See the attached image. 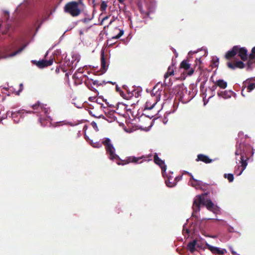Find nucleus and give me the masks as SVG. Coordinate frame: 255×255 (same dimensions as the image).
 Instances as JSON below:
<instances>
[{
  "label": "nucleus",
  "mask_w": 255,
  "mask_h": 255,
  "mask_svg": "<svg viewBox=\"0 0 255 255\" xmlns=\"http://www.w3.org/2000/svg\"><path fill=\"white\" fill-rule=\"evenodd\" d=\"M183 233H185V232H186V233H187V234L189 233L188 230V229H186V230H185L184 227L183 229Z\"/></svg>",
  "instance_id": "ea45409f"
},
{
  "label": "nucleus",
  "mask_w": 255,
  "mask_h": 255,
  "mask_svg": "<svg viewBox=\"0 0 255 255\" xmlns=\"http://www.w3.org/2000/svg\"><path fill=\"white\" fill-rule=\"evenodd\" d=\"M155 6V3L154 0H151V4L150 6L147 4V7L148 9V14L149 13V12H152L153 11Z\"/></svg>",
  "instance_id": "b1692460"
},
{
  "label": "nucleus",
  "mask_w": 255,
  "mask_h": 255,
  "mask_svg": "<svg viewBox=\"0 0 255 255\" xmlns=\"http://www.w3.org/2000/svg\"><path fill=\"white\" fill-rule=\"evenodd\" d=\"M244 91V90H242V96H243L245 97V95H244V91Z\"/></svg>",
  "instance_id": "de8ad7c7"
},
{
  "label": "nucleus",
  "mask_w": 255,
  "mask_h": 255,
  "mask_svg": "<svg viewBox=\"0 0 255 255\" xmlns=\"http://www.w3.org/2000/svg\"><path fill=\"white\" fill-rule=\"evenodd\" d=\"M7 33L8 34L11 35L12 37H13V35L14 34V31H15V28L10 23H8L7 24Z\"/></svg>",
  "instance_id": "4be33fe9"
},
{
  "label": "nucleus",
  "mask_w": 255,
  "mask_h": 255,
  "mask_svg": "<svg viewBox=\"0 0 255 255\" xmlns=\"http://www.w3.org/2000/svg\"><path fill=\"white\" fill-rule=\"evenodd\" d=\"M238 46H235L233 47V48L229 50L225 55V57L227 59H230L231 58L234 57L236 55L238 54Z\"/></svg>",
  "instance_id": "f8f14e48"
},
{
  "label": "nucleus",
  "mask_w": 255,
  "mask_h": 255,
  "mask_svg": "<svg viewBox=\"0 0 255 255\" xmlns=\"http://www.w3.org/2000/svg\"><path fill=\"white\" fill-rule=\"evenodd\" d=\"M23 86L22 84H20L19 85V90L17 91V95H19L20 92H21L23 90Z\"/></svg>",
  "instance_id": "72a5a7b5"
},
{
  "label": "nucleus",
  "mask_w": 255,
  "mask_h": 255,
  "mask_svg": "<svg viewBox=\"0 0 255 255\" xmlns=\"http://www.w3.org/2000/svg\"><path fill=\"white\" fill-rule=\"evenodd\" d=\"M228 66L230 68H231L232 69H234L236 68H243L245 66V64L243 62L239 61H237L235 63V65H233L232 63L229 62L228 63Z\"/></svg>",
  "instance_id": "dca6fc26"
},
{
  "label": "nucleus",
  "mask_w": 255,
  "mask_h": 255,
  "mask_svg": "<svg viewBox=\"0 0 255 255\" xmlns=\"http://www.w3.org/2000/svg\"><path fill=\"white\" fill-rule=\"evenodd\" d=\"M197 160L202 161L206 163H210L212 161L208 156L201 154L198 155Z\"/></svg>",
  "instance_id": "f3484780"
},
{
  "label": "nucleus",
  "mask_w": 255,
  "mask_h": 255,
  "mask_svg": "<svg viewBox=\"0 0 255 255\" xmlns=\"http://www.w3.org/2000/svg\"><path fill=\"white\" fill-rule=\"evenodd\" d=\"M214 83L216 85L222 89H225L227 86V83L223 80H218Z\"/></svg>",
  "instance_id": "6ab92c4d"
},
{
  "label": "nucleus",
  "mask_w": 255,
  "mask_h": 255,
  "mask_svg": "<svg viewBox=\"0 0 255 255\" xmlns=\"http://www.w3.org/2000/svg\"><path fill=\"white\" fill-rule=\"evenodd\" d=\"M101 66L103 70L106 71L108 68V65H107L106 63L104 53L103 52L101 54Z\"/></svg>",
  "instance_id": "5701e85b"
},
{
  "label": "nucleus",
  "mask_w": 255,
  "mask_h": 255,
  "mask_svg": "<svg viewBox=\"0 0 255 255\" xmlns=\"http://www.w3.org/2000/svg\"><path fill=\"white\" fill-rule=\"evenodd\" d=\"M113 21H114V20H111V21H110V23H109V25H107V26L108 27V26H109V25H110V24H112V23Z\"/></svg>",
  "instance_id": "a18cd8bd"
},
{
  "label": "nucleus",
  "mask_w": 255,
  "mask_h": 255,
  "mask_svg": "<svg viewBox=\"0 0 255 255\" xmlns=\"http://www.w3.org/2000/svg\"><path fill=\"white\" fill-rule=\"evenodd\" d=\"M216 86L217 85H215V86H213L211 88V90L213 92V91H215V90L216 89Z\"/></svg>",
  "instance_id": "4c0bfd02"
},
{
  "label": "nucleus",
  "mask_w": 255,
  "mask_h": 255,
  "mask_svg": "<svg viewBox=\"0 0 255 255\" xmlns=\"http://www.w3.org/2000/svg\"><path fill=\"white\" fill-rule=\"evenodd\" d=\"M233 92L231 91H224L218 92V95L224 99L231 98Z\"/></svg>",
  "instance_id": "2eb2a0df"
},
{
  "label": "nucleus",
  "mask_w": 255,
  "mask_h": 255,
  "mask_svg": "<svg viewBox=\"0 0 255 255\" xmlns=\"http://www.w3.org/2000/svg\"><path fill=\"white\" fill-rule=\"evenodd\" d=\"M156 87H155L151 93L152 97L146 102L144 110H151L156 104L158 101L160 100L162 89L156 91Z\"/></svg>",
  "instance_id": "f03ea898"
},
{
  "label": "nucleus",
  "mask_w": 255,
  "mask_h": 255,
  "mask_svg": "<svg viewBox=\"0 0 255 255\" xmlns=\"http://www.w3.org/2000/svg\"><path fill=\"white\" fill-rule=\"evenodd\" d=\"M118 1L121 2V3H123L124 1V0H118Z\"/></svg>",
  "instance_id": "09e8293b"
},
{
  "label": "nucleus",
  "mask_w": 255,
  "mask_h": 255,
  "mask_svg": "<svg viewBox=\"0 0 255 255\" xmlns=\"http://www.w3.org/2000/svg\"><path fill=\"white\" fill-rule=\"evenodd\" d=\"M109 18V16H106L105 17H104L103 18V20H102V23L104 21H105L106 20L108 19Z\"/></svg>",
  "instance_id": "58836bf2"
},
{
  "label": "nucleus",
  "mask_w": 255,
  "mask_h": 255,
  "mask_svg": "<svg viewBox=\"0 0 255 255\" xmlns=\"http://www.w3.org/2000/svg\"><path fill=\"white\" fill-rule=\"evenodd\" d=\"M48 54V51L46 53V54H45V57L46 56H47Z\"/></svg>",
  "instance_id": "8fccbe9b"
},
{
  "label": "nucleus",
  "mask_w": 255,
  "mask_h": 255,
  "mask_svg": "<svg viewBox=\"0 0 255 255\" xmlns=\"http://www.w3.org/2000/svg\"><path fill=\"white\" fill-rule=\"evenodd\" d=\"M172 174H173V172L170 173V175H167V178H168V177H173L172 175Z\"/></svg>",
  "instance_id": "a19ab883"
},
{
  "label": "nucleus",
  "mask_w": 255,
  "mask_h": 255,
  "mask_svg": "<svg viewBox=\"0 0 255 255\" xmlns=\"http://www.w3.org/2000/svg\"><path fill=\"white\" fill-rule=\"evenodd\" d=\"M255 88V83H250L247 87L248 92H251Z\"/></svg>",
  "instance_id": "393cba45"
},
{
  "label": "nucleus",
  "mask_w": 255,
  "mask_h": 255,
  "mask_svg": "<svg viewBox=\"0 0 255 255\" xmlns=\"http://www.w3.org/2000/svg\"><path fill=\"white\" fill-rule=\"evenodd\" d=\"M196 245L197 240H193L188 243L187 247V250L190 251L191 253H193L195 251Z\"/></svg>",
  "instance_id": "a211bd4d"
},
{
  "label": "nucleus",
  "mask_w": 255,
  "mask_h": 255,
  "mask_svg": "<svg viewBox=\"0 0 255 255\" xmlns=\"http://www.w3.org/2000/svg\"><path fill=\"white\" fill-rule=\"evenodd\" d=\"M32 107L34 110L37 109L43 112L46 115V118L45 119H42L41 117L39 118V122L42 126H48V123H49V125H51L52 119L50 116H48L49 114V108L48 107H46V105H42L38 103V104L34 105Z\"/></svg>",
  "instance_id": "20e7f679"
},
{
  "label": "nucleus",
  "mask_w": 255,
  "mask_h": 255,
  "mask_svg": "<svg viewBox=\"0 0 255 255\" xmlns=\"http://www.w3.org/2000/svg\"><path fill=\"white\" fill-rule=\"evenodd\" d=\"M224 177L227 178L230 182H232L234 180V175L233 174H225Z\"/></svg>",
  "instance_id": "a878e982"
},
{
  "label": "nucleus",
  "mask_w": 255,
  "mask_h": 255,
  "mask_svg": "<svg viewBox=\"0 0 255 255\" xmlns=\"http://www.w3.org/2000/svg\"><path fill=\"white\" fill-rule=\"evenodd\" d=\"M189 175H190V176H191V179L190 180H191V181H194V179H195L193 175L191 174V173H190L189 172H187Z\"/></svg>",
  "instance_id": "e433bc0d"
},
{
  "label": "nucleus",
  "mask_w": 255,
  "mask_h": 255,
  "mask_svg": "<svg viewBox=\"0 0 255 255\" xmlns=\"http://www.w3.org/2000/svg\"><path fill=\"white\" fill-rule=\"evenodd\" d=\"M190 185L195 187V188H198L202 185V182L197 179H194V181L190 180L189 182Z\"/></svg>",
  "instance_id": "412c9836"
},
{
  "label": "nucleus",
  "mask_w": 255,
  "mask_h": 255,
  "mask_svg": "<svg viewBox=\"0 0 255 255\" xmlns=\"http://www.w3.org/2000/svg\"><path fill=\"white\" fill-rule=\"evenodd\" d=\"M167 120L166 119H165L163 120V122L164 124H166L167 123Z\"/></svg>",
  "instance_id": "c03bdc74"
},
{
  "label": "nucleus",
  "mask_w": 255,
  "mask_h": 255,
  "mask_svg": "<svg viewBox=\"0 0 255 255\" xmlns=\"http://www.w3.org/2000/svg\"><path fill=\"white\" fill-rule=\"evenodd\" d=\"M142 157H136L134 156H130L127 159L126 162L123 163V164H125L128 163H142V161L141 159Z\"/></svg>",
  "instance_id": "4468645a"
},
{
  "label": "nucleus",
  "mask_w": 255,
  "mask_h": 255,
  "mask_svg": "<svg viewBox=\"0 0 255 255\" xmlns=\"http://www.w3.org/2000/svg\"><path fill=\"white\" fill-rule=\"evenodd\" d=\"M117 90L118 91H119V88H118V87H117Z\"/></svg>",
  "instance_id": "864d4df0"
},
{
  "label": "nucleus",
  "mask_w": 255,
  "mask_h": 255,
  "mask_svg": "<svg viewBox=\"0 0 255 255\" xmlns=\"http://www.w3.org/2000/svg\"><path fill=\"white\" fill-rule=\"evenodd\" d=\"M91 125H92V127L95 129V130H96V131H98L99 130L97 125L96 122H92L91 123Z\"/></svg>",
  "instance_id": "7c9ffc66"
},
{
  "label": "nucleus",
  "mask_w": 255,
  "mask_h": 255,
  "mask_svg": "<svg viewBox=\"0 0 255 255\" xmlns=\"http://www.w3.org/2000/svg\"><path fill=\"white\" fill-rule=\"evenodd\" d=\"M235 154L236 155H241L240 160L239 161V164H240V165L238 164L237 166L235 167L234 170V173L237 176H240L246 169L248 165V163L247 161L244 159V156L242 154L241 150L237 149L235 152Z\"/></svg>",
  "instance_id": "423d86ee"
},
{
  "label": "nucleus",
  "mask_w": 255,
  "mask_h": 255,
  "mask_svg": "<svg viewBox=\"0 0 255 255\" xmlns=\"http://www.w3.org/2000/svg\"><path fill=\"white\" fill-rule=\"evenodd\" d=\"M203 205L205 206L207 209L213 212L215 214H217L220 211V208L215 205L211 200L205 199V196L204 195H198L196 196L194 200L193 205V215L196 217H198L197 216L195 215V213H197L200 209V205Z\"/></svg>",
  "instance_id": "f257e3e1"
},
{
  "label": "nucleus",
  "mask_w": 255,
  "mask_h": 255,
  "mask_svg": "<svg viewBox=\"0 0 255 255\" xmlns=\"http://www.w3.org/2000/svg\"><path fill=\"white\" fill-rule=\"evenodd\" d=\"M252 52L254 53H255V47H254L253 49H252Z\"/></svg>",
  "instance_id": "49530a36"
},
{
  "label": "nucleus",
  "mask_w": 255,
  "mask_h": 255,
  "mask_svg": "<svg viewBox=\"0 0 255 255\" xmlns=\"http://www.w3.org/2000/svg\"><path fill=\"white\" fill-rule=\"evenodd\" d=\"M54 61L53 58H51L49 60H42L39 61H34L36 65L40 68H43L45 67L51 65Z\"/></svg>",
  "instance_id": "9d476101"
},
{
  "label": "nucleus",
  "mask_w": 255,
  "mask_h": 255,
  "mask_svg": "<svg viewBox=\"0 0 255 255\" xmlns=\"http://www.w3.org/2000/svg\"><path fill=\"white\" fill-rule=\"evenodd\" d=\"M174 73V65H172L168 67L167 72L164 75L165 79L167 78L169 76L173 75Z\"/></svg>",
  "instance_id": "aec40b11"
},
{
  "label": "nucleus",
  "mask_w": 255,
  "mask_h": 255,
  "mask_svg": "<svg viewBox=\"0 0 255 255\" xmlns=\"http://www.w3.org/2000/svg\"><path fill=\"white\" fill-rule=\"evenodd\" d=\"M197 53L196 51H190L189 52V54H194V53Z\"/></svg>",
  "instance_id": "37998d69"
},
{
  "label": "nucleus",
  "mask_w": 255,
  "mask_h": 255,
  "mask_svg": "<svg viewBox=\"0 0 255 255\" xmlns=\"http://www.w3.org/2000/svg\"><path fill=\"white\" fill-rule=\"evenodd\" d=\"M79 4H83L82 0H79V3L75 1L68 2L64 6V10L73 16H77L80 14L81 12L79 7Z\"/></svg>",
  "instance_id": "7ed1b4c3"
},
{
  "label": "nucleus",
  "mask_w": 255,
  "mask_h": 255,
  "mask_svg": "<svg viewBox=\"0 0 255 255\" xmlns=\"http://www.w3.org/2000/svg\"><path fill=\"white\" fill-rule=\"evenodd\" d=\"M76 60H77L78 62L80 60V56L78 55H76Z\"/></svg>",
  "instance_id": "79ce46f5"
},
{
  "label": "nucleus",
  "mask_w": 255,
  "mask_h": 255,
  "mask_svg": "<svg viewBox=\"0 0 255 255\" xmlns=\"http://www.w3.org/2000/svg\"><path fill=\"white\" fill-rule=\"evenodd\" d=\"M103 143L106 146L107 152L110 159L112 160H115L118 164H121V163L119 162V157L117 154L115 153V149L113 145L111 143L110 138H106L103 141Z\"/></svg>",
  "instance_id": "39448f33"
},
{
  "label": "nucleus",
  "mask_w": 255,
  "mask_h": 255,
  "mask_svg": "<svg viewBox=\"0 0 255 255\" xmlns=\"http://www.w3.org/2000/svg\"><path fill=\"white\" fill-rule=\"evenodd\" d=\"M61 53V51L60 49H57L54 52V53L56 54V55H60Z\"/></svg>",
  "instance_id": "f704fd0d"
},
{
  "label": "nucleus",
  "mask_w": 255,
  "mask_h": 255,
  "mask_svg": "<svg viewBox=\"0 0 255 255\" xmlns=\"http://www.w3.org/2000/svg\"><path fill=\"white\" fill-rule=\"evenodd\" d=\"M90 144L92 146L95 148H100L102 146V144L99 142H94L92 140L90 142Z\"/></svg>",
  "instance_id": "bb28decb"
},
{
  "label": "nucleus",
  "mask_w": 255,
  "mask_h": 255,
  "mask_svg": "<svg viewBox=\"0 0 255 255\" xmlns=\"http://www.w3.org/2000/svg\"><path fill=\"white\" fill-rule=\"evenodd\" d=\"M197 60H198L199 62V63L201 62L200 58H199V59H197Z\"/></svg>",
  "instance_id": "3c124183"
},
{
  "label": "nucleus",
  "mask_w": 255,
  "mask_h": 255,
  "mask_svg": "<svg viewBox=\"0 0 255 255\" xmlns=\"http://www.w3.org/2000/svg\"><path fill=\"white\" fill-rule=\"evenodd\" d=\"M119 30H120L119 33L117 35L113 36L112 37L113 39H119V38H120L124 34V30H123V29H119Z\"/></svg>",
  "instance_id": "cd10ccee"
},
{
  "label": "nucleus",
  "mask_w": 255,
  "mask_h": 255,
  "mask_svg": "<svg viewBox=\"0 0 255 255\" xmlns=\"http://www.w3.org/2000/svg\"><path fill=\"white\" fill-rule=\"evenodd\" d=\"M177 177H168V179L165 180L166 185L169 187H172L176 185L177 183Z\"/></svg>",
  "instance_id": "ddd939ff"
},
{
  "label": "nucleus",
  "mask_w": 255,
  "mask_h": 255,
  "mask_svg": "<svg viewBox=\"0 0 255 255\" xmlns=\"http://www.w3.org/2000/svg\"><path fill=\"white\" fill-rule=\"evenodd\" d=\"M27 45H28V43L24 44V45H23V46L21 48H20L18 49H17V51H16L17 54L21 52L27 46Z\"/></svg>",
  "instance_id": "2f4dec72"
},
{
  "label": "nucleus",
  "mask_w": 255,
  "mask_h": 255,
  "mask_svg": "<svg viewBox=\"0 0 255 255\" xmlns=\"http://www.w3.org/2000/svg\"><path fill=\"white\" fill-rule=\"evenodd\" d=\"M180 68L183 70V72L188 75H192L194 69L191 66V64L187 60H183L180 64Z\"/></svg>",
  "instance_id": "0eeeda50"
},
{
  "label": "nucleus",
  "mask_w": 255,
  "mask_h": 255,
  "mask_svg": "<svg viewBox=\"0 0 255 255\" xmlns=\"http://www.w3.org/2000/svg\"><path fill=\"white\" fill-rule=\"evenodd\" d=\"M206 220H211V219H212V218H206Z\"/></svg>",
  "instance_id": "603ef678"
},
{
  "label": "nucleus",
  "mask_w": 255,
  "mask_h": 255,
  "mask_svg": "<svg viewBox=\"0 0 255 255\" xmlns=\"http://www.w3.org/2000/svg\"><path fill=\"white\" fill-rule=\"evenodd\" d=\"M107 7V3L106 1H103L101 5V9L102 11H105Z\"/></svg>",
  "instance_id": "c85d7f7f"
},
{
  "label": "nucleus",
  "mask_w": 255,
  "mask_h": 255,
  "mask_svg": "<svg viewBox=\"0 0 255 255\" xmlns=\"http://www.w3.org/2000/svg\"><path fill=\"white\" fill-rule=\"evenodd\" d=\"M196 248H199V249H202V246L198 243V242L197 241V245L196 246Z\"/></svg>",
  "instance_id": "c9c22d12"
},
{
  "label": "nucleus",
  "mask_w": 255,
  "mask_h": 255,
  "mask_svg": "<svg viewBox=\"0 0 255 255\" xmlns=\"http://www.w3.org/2000/svg\"><path fill=\"white\" fill-rule=\"evenodd\" d=\"M206 246H207L208 249L213 253L216 254L217 253L218 255H222L227 253V251L226 249H220L218 247L212 246L207 243H206Z\"/></svg>",
  "instance_id": "6e6552de"
},
{
  "label": "nucleus",
  "mask_w": 255,
  "mask_h": 255,
  "mask_svg": "<svg viewBox=\"0 0 255 255\" xmlns=\"http://www.w3.org/2000/svg\"><path fill=\"white\" fill-rule=\"evenodd\" d=\"M3 13L4 14V16L5 17V18L6 19H8V18L9 17V11H7V10H4V11H3Z\"/></svg>",
  "instance_id": "473e14b6"
},
{
  "label": "nucleus",
  "mask_w": 255,
  "mask_h": 255,
  "mask_svg": "<svg viewBox=\"0 0 255 255\" xmlns=\"http://www.w3.org/2000/svg\"><path fill=\"white\" fill-rule=\"evenodd\" d=\"M154 162L156 164H158L161 168L162 171V174L163 176H165L166 174V166L165 165L164 161L160 159L157 156V154L155 153L154 155Z\"/></svg>",
  "instance_id": "1a4fd4ad"
},
{
  "label": "nucleus",
  "mask_w": 255,
  "mask_h": 255,
  "mask_svg": "<svg viewBox=\"0 0 255 255\" xmlns=\"http://www.w3.org/2000/svg\"><path fill=\"white\" fill-rule=\"evenodd\" d=\"M238 55L243 60H246L248 58L247 49L244 48H240L238 46Z\"/></svg>",
  "instance_id": "9b49d317"
},
{
  "label": "nucleus",
  "mask_w": 255,
  "mask_h": 255,
  "mask_svg": "<svg viewBox=\"0 0 255 255\" xmlns=\"http://www.w3.org/2000/svg\"><path fill=\"white\" fill-rule=\"evenodd\" d=\"M223 222H224V224H226V222L224 221H223Z\"/></svg>",
  "instance_id": "5fc2aeb1"
},
{
  "label": "nucleus",
  "mask_w": 255,
  "mask_h": 255,
  "mask_svg": "<svg viewBox=\"0 0 255 255\" xmlns=\"http://www.w3.org/2000/svg\"><path fill=\"white\" fill-rule=\"evenodd\" d=\"M37 7L35 6V5H33L32 7H31L30 9V12L31 13V14H33L35 12H36L37 11Z\"/></svg>",
  "instance_id": "c756f323"
}]
</instances>
